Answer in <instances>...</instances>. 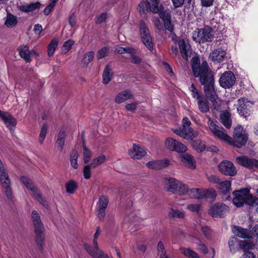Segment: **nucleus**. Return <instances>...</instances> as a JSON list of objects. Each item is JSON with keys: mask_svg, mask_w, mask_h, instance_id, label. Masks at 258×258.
<instances>
[{"mask_svg": "<svg viewBox=\"0 0 258 258\" xmlns=\"http://www.w3.org/2000/svg\"><path fill=\"white\" fill-rule=\"evenodd\" d=\"M191 65L194 76L199 78L201 84L204 86L206 97L210 99H214L216 91L214 77L207 61H203L201 65L199 57H194L191 60Z\"/></svg>", "mask_w": 258, "mask_h": 258, "instance_id": "nucleus-1", "label": "nucleus"}, {"mask_svg": "<svg viewBox=\"0 0 258 258\" xmlns=\"http://www.w3.org/2000/svg\"><path fill=\"white\" fill-rule=\"evenodd\" d=\"M208 118V124L210 131L219 139L226 141L230 145L238 148L245 145L248 140V135L241 125H239L234 128L233 132L234 141H230V137L224 132L225 130L223 127L217 124V121L212 119L209 116Z\"/></svg>", "mask_w": 258, "mask_h": 258, "instance_id": "nucleus-2", "label": "nucleus"}, {"mask_svg": "<svg viewBox=\"0 0 258 258\" xmlns=\"http://www.w3.org/2000/svg\"><path fill=\"white\" fill-rule=\"evenodd\" d=\"M31 219L34 228L35 241L39 249L42 251L43 249V245L45 240V228L41 221L40 216L37 211L33 210L32 212Z\"/></svg>", "mask_w": 258, "mask_h": 258, "instance_id": "nucleus-3", "label": "nucleus"}, {"mask_svg": "<svg viewBox=\"0 0 258 258\" xmlns=\"http://www.w3.org/2000/svg\"><path fill=\"white\" fill-rule=\"evenodd\" d=\"M214 37L213 29L205 25L203 28H197L192 33V39L199 44L212 42Z\"/></svg>", "mask_w": 258, "mask_h": 258, "instance_id": "nucleus-4", "label": "nucleus"}, {"mask_svg": "<svg viewBox=\"0 0 258 258\" xmlns=\"http://www.w3.org/2000/svg\"><path fill=\"white\" fill-rule=\"evenodd\" d=\"M182 123V126L174 130L175 134L187 140H192L198 136V132L190 127L191 122L187 117L183 118Z\"/></svg>", "mask_w": 258, "mask_h": 258, "instance_id": "nucleus-5", "label": "nucleus"}, {"mask_svg": "<svg viewBox=\"0 0 258 258\" xmlns=\"http://www.w3.org/2000/svg\"><path fill=\"white\" fill-rule=\"evenodd\" d=\"M165 188L166 191L179 195L186 194L187 186L174 178H167L164 179Z\"/></svg>", "mask_w": 258, "mask_h": 258, "instance_id": "nucleus-6", "label": "nucleus"}, {"mask_svg": "<svg viewBox=\"0 0 258 258\" xmlns=\"http://www.w3.org/2000/svg\"><path fill=\"white\" fill-rule=\"evenodd\" d=\"M160 0H146L142 1L139 6L140 14L144 19L147 18V13L150 11L153 14L159 12L160 7Z\"/></svg>", "mask_w": 258, "mask_h": 258, "instance_id": "nucleus-7", "label": "nucleus"}, {"mask_svg": "<svg viewBox=\"0 0 258 258\" xmlns=\"http://www.w3.org/2000/svg\"><path fill=\"white\" fill-rule=\"evenodd\" d=\"M0 182L2 187L5 189V195L10 201H12L13 198L11 180L8 173L6 172L5 168L0 159Z\"/></svg>", "mask_w": 258, "mask_h": 258, "instance_id": "nucleus-8", "label": "nucleus"}, {"mask_svg": "<svg viewBox=\"0 0 258 258\" xmlns=\"http://www.w3.org/2000/svg\"><path fill=\"white\" fill-rule=\"evenodd\" d=\"M140 36L143 43L150 50L153 49V43L148 27L143 20L140 21Z\"/></svg>", "mask_w": 258, "mask_h": 258, "instance_id": "nucleus-9", "label": "nucleus"}, {"mask_svg": "<svg viewBox=\"0 0 258 258\" xmlns=\"http://www.w3.org/2000/svg\"><path fill=\"white\" fill-rule=\"evenodd\" d=\"M229 208L222 203H216L209 210V214L214 218H223L226 213L229 212Z\"/></svg>", "mask_w": 258, "mask_h": 258, "instance_id": "nucleus-10", "label": "nucleus"}, {"mask_svg": "<svg viewBox=\"0 0 258 258\" xmlns=\"http://www.w3.org/2000/svg\"><path fill=\"white\" fill-rule=\"evenodd\" d=\"M252 104V103L248 101L245 97L240 98L238 100L237 107L238 113L242 116L247 117L251 113Z\"/></svg>", "mask_w": 258, "mask_h": 258, "instance_id": "nucleus-11", "label": "nucleus"}, {"mask_svg": "<svg viewBox=\"0 0 258 258\" xmlns=\"http://www.w3.org/2000/svg\"><path fill=\"white\" fill-rule=\"evenodd\" d=\"M220 172L226 176H233L237 174V170L234 164L226 160L221 162L218 165Z\"/></svg>", "mask_w": 258, "mask_h": 258, "instance_id": "nucleus-12", "label": "nucleus"}, {"mask_svg": "<svg viewBox=\"0 0 258 258\" xmlns=\"http://www.w3.org/2000/svg\"><path fill=\"white\" fill-rule=\"evenodd\" d=\"M236 81L235 76L231 71L224 72L219 79V84L224 88H230L235 84Z\"/></svg>", "mask_w": 258, "mask_h": 258, "instance_id": "nucleus-13", "label": "nucleus"}, {"mask_svg": "<svg viewBox=\"0 0 258 258\" xmlns=\"http://www.w3.org/2000/svg\"><path fill=\"white\" fill-rule=\"evenodd\" d=\"M249 192L248 188H242L233 192L234 198L232 200L233 204L237 207H241L244 204L245 196Z\"/></svg>", "mask_w": 258, "mask_h": 258, "instance_id": "nucleus-14", "label": "nucleus"}, {"mask_svg": "<svg viewBox=\"0 0 258 258\" xmlns=\"http://www.w3.org/2000/svg\"><path fill=\"white\" fill-rule=\"evenodd\" d=\"M236 161L239 165L249 169H252L254 167L256 168L258 160L246 156H241L236 157Z\"/></svg>", "mask_w": 258, "mask_h": 258, "instance_id": "nucleus-15", "label": "nucleus"}, {"mask_svg": "<svg viewBox=\"0 0 258 258\" xmlns=\"http://www.w3.org/2000/svg\"><path fill=\"white\" fill-rule=\"evenodd\" d=\"M231 182L229 180H225L219 182L218 189L220 193L223 195L222 199L224 201H228L231 199L230 190L231 189Z\"/></svg>", "mask_w": 258, "mask_h": 258, "instance_id": "nucleus-16", "label": "nucleus"}, {"mask_svg": "<svg viewBox=\"0 0 258 258\" xmlns=\"http://www.w3.org/2000/svg\"><path fill=\"white\" fill-rule=\"evenodd\" d=\"M108 198L107 197L102 195L99 198L98 202V209L97 211V216L100 220L104 219L105 215V210L108 204Z\"/></svg>", "mask_w": 258, "mask_h": 258, "instance_id": "nucleus-17", "label": "nucleus"}, {"mask_svg": "<svg viewBox=\"0 0 258 258\" xmlns=\"http://www.w3.org/2000/svg\"><path fill=\"white\" fill-rule=\"evenodd\" d=\"M0 118L10 130L15 127L17 124L16 119L8 112L0 110Z\"/></svg>", "mask_w": 258, "mask_h": 258, "instance_id": "nucleus-18", "label": "nucleus"}, {"mask_svg": "<svg viewBox=\"0 0 258 258\" xmlns=\"http://www.w3.org/2000/svg\"><path fill=\"white\" fill-rule=\"evenodd\" d=\"M226 51L221 48L213 50L210 54L209 58L213 61L221 62L226 58Z\"/></svg>", "mask_w": 258, "mask_h": 258, "instance_id": "nucleus-19", "label": "nucleus"}, {"mask_svg": "<svg viewBox=\"0 0 258 258\" xmlns=\"http://www.w3.org/2000/svg\"><path fill=\"white\" fill-rule=\"evenodd\" d=\"M231 229L233 233L240 238L245 239L252 237L251 231L247 229L243 228L239 226L232 225Z\"/></svg>", "mask_w": 258, "mask_h": 258, "instance_id": "nucleus-20", "label": "nucleus"}, {"mask_svg": "<svg viewBox=\"0 0 258 258\" xmlns=\"http://www.w3.org/2000/svg\"><path fill=\"white\" fill-rule=\"evenodd\" d=\"M169 165V161L165 159L161 160L149 161L146 164V166L150 169L159 170L168 167Z\"/></svg>", "mask_w": 258, "mask_h": 258, "instance_id": "nucleus-21", "label": "nucleus"}, {"mask_svg": "<svg viewBox=\"0 0 258 258\" xmlns=\"http://www.w3.org/2000/svg\"><path fill=\"white\" fill-rule=\"evenodd\" d=\"M128 153L132 158L136 159H141L144 156L146 153L143 148L135 144L133 145V149L128 150Z\"/></svg>", "mask_w": 258, "mask_h": 258, "instance_id": "nucleus-22", "label": "nucleus"}, {"mask_svg": "<svg viewBox=\"0 0 258 258\" xmlns=\"http://www.w3.org/2000/svg\"><path fill=\"white\" fill-rule=\"evenodd\" d=\"M180 158L185 166L191 169L196 168V161L192 155L188 153L182 154L180 155Z\"/></svg>", "mask_w": 258, "mask_h": 258, "instance_id": "nucleus-23", "label": "nucleus"}, {"mask_svg": "<svg viewBox=\"0 0 258 258\" xmlns=\"http://www.w3.org/2000/svg\"><path fill=\"white\" fill-rule=\"evenodd\" d=\"M134 97L131 91L128 90H125L119 93L115 98V102L117 103H121L128 99H132Z\"/></svg>", "mask_w": 258, "mask_h": 258, "instance_id": "nucleus-24", "label": "nucleus"}, {"mask_svg": "<svg viewBox=\"0 0 258 258\" xmlns=\"http://www.w3.org/2000/svg\"><path fill=\"white\" fill-rule=\"evenodd\" d=\"M220 120L222 124L226 128H230L232 125L231 113L227 110L222 112L220 115Z\"/></svg>", "mask_w": 258, "mask_h": 258, "instance_id": "nucleus-25", "label": "nucleus"}, {"mask_svg": "<svg viewBox=\"0 0 258 258\" xmlns=\"http://www.w3.org/2000/svg\"><path fill=\"white\" fill-rule=\"evenodd\" d=\"M186 194H187L191 198L196 199H204L205 196V192L203 189L195 188H189L188 187Z\"/></svg>", "mask_w": 258, "mask_h": 258, "instance_id": "nucleus-26", "label": "nucleus"}, {"mask_svg": "<svg viewBox=\"0 0 258 258\" xmlns=\"http://www.w3.org/2000/svg\"><path fill=\"white\" fill-rule=\"evenodd\" d=\"M113 74L114 73L112 71L111 67L109 64H107L103 72V84L105 85L108 84L111 81Z\"/></svg>", "mask_w": 258, "mask_h": 258, "instance_id": "nucleus-27", "label": "nucleus"}, {"mask_svg": "<svg viewBox=\"0 0 258 258\" xmlns=\"http://www.w3.org/2000/svg\"><path fill=\"white\" fill-rule=\"evenodd\" d=\"M20 56L23 58L26 62H29L31 61V50L28 48L27 45L21 46L18 48Z\"/></svg>", "mask_w": 258, "mask_h": 258, "instance_id": "nucleus-28", "label": "nucleus"}, {"mask_svg": "<svg viewBox=\"0 0 258 258\" xmlns=\"http://www.w3.org/2000/svg\"><path fill=\"white\" fill-rule=\"evenodd\" d=\"M178 45L182 57L183 59L187 60L188 57L190 56L188 54L189 45L187 44L183 39L179 40Z\"/></svg>", "mask_w": 258, "mask_h": 258, "instance_id": "nucleus-29", "label": "nucleus"}, {"mask_svg": "<svg viewBox=\"0 0 258 258\" xmlns=\"http://www.w3.org/2000/svg\"><path fill=\"white\" fill-rule=\"evenodd\" d=\"M158 11L159 12L156 14H158L159 17L163 22L171 19V11L169 9L165 10L162 4H161L160 9Z\"/></svg>", "mask_w": 258, "mask_h": 258, "instance_id": "nucleus-30", "label": "nucleus"}, {"mask_svg": "<svg viewBox=\"0 0 258 258\" xmlns=\"http://www.w3.org/2000/svg\"><path fill=\"white\" fill-rule=\"evenodd\" d=\"M207 99L206 97L205 98V96H204L197 100L198 108L202 113H207L210 110L209 102Z\"/></svg>", "mask_w": 258, "mask_h": 258, "instance_id": "nucleus-31", "label": "nucleus"}, {"mask_svg": "<svg viewBox=\"0 0 258 258\" xmlns=\"http://www.w3.org/2000/svg\"><path fill=\"white\" fill-rule=\"evenodd\" d=\"M254 247V244L250 240H239V248L242 249L244 252L249 251Z\"/></svg>", "mask_w": 258, "mask_h": 258, "instance_id": "nucleus-32", "label": "nucleus"}, {"mask_svg": "<svg viewBox=\"0 0 258 258\" xmlns=\"http://www.w3.org/2000/svg\"><path fill=\"white\" fill-rule=\"evenodd\" d=\"M5 24L8 28L14 27L18 24L17 17L10 13L7 14Z\"/></svg>", "mask_w": 258, "mask_h": 258, "instance_id": "nucleus-33", "label": "nucleus"}, {"mask_svg": "<svg viewBox=\"0 0 258 258\" xmlns=\"http://www.w3.org/2000/svg\"><path fill=\"white\" fill-rule=\"evenodd\" d=\"M41 6V4L39 2H37L26 6H22L20 7V10L22 12L29 13L33 12L36 9H39Z\"/></svg>", "mask_w": 258, "mask_h": 258, "instance_id": "nucleus-34", "label": "nucleus"}, {"mask_svg": "<svg viewBox=\"0 0 258 258\" xmlns=\"http://www.w3.org/2000/svg\"><path fill=\"white\" fill-rule=\"evenodd\" d=\"M20 179L27 189H29L32 192L37 191V187L34 185L32 180L30 178L25 176H22L20 177Z\"/></svg>", "mask_w": 258, "mask_h": 258, "instance_id": "nucleus-35", "label": "nucleus"}, {"mask_svg": "<svg viewBox=\"0 0 258 258\" xmlns=\"http://www.w3.org/2000/svg\"><path fill=\"white\" fill-rule=\"evenodd\" d=\"M94 52L93 51H89L87 52L84 55L82 63L83 67H87L90 62L93 61L94 58Z\"/></svg>", "mask_w": 258, "mask_h": 258, "instance_id": "nucleus-36", "label": "nucleus"}, {"mask_svg": "<svg viewBox=\"0 0 258 258\" xmlns=\"http://www.w3.org/2000/svg\"><path fill=\"white\" fill-rule=\"evenodd\" d=\"M66 192L67 193L73 194L78 188V185L77 182L74 180H70L65 184Z\"/></svg>", "mask_w": 258, "mask_h": 258, "instance_id": "nucleus-37", "label": "nucleus"}, {"mask_svg": "<svg viewBox=\"0 0 258 258\" xmlns=\"http://www.w3.org/2000/svg\"><path fill=\"white\" fill-rule=\"evenodd\" d=\"M192 148L198 152H202L206 150V144L201 140H194L192 143Z\"/></svg>", "mask_w": 258, "mask_h": 258, "instance_id": "nucleus-38", "label": "nucleus"}, {"mask_svg": "<svg viewBox=\"0 0 258 258\" xmlns=\"http://www.w3.org/2000/svg\"><path fill=\"white\" fill-rule=\"evenodd\" d=\"M58 39L57 38H53L48 46L47 53L49 56H51L58 46Z\"/></svg>", "mask_w": 258, "mask_h": 258, "instance_id": "nucleus-39", "label": "nucleus"}, {"mask_svg": "<svg viewBox=\"0 0 258 258\" xmlns=\"http://www.w3.org/2000/svg\"><path fill=\"white\" fill-rule=\"evenodd\" d=\"M239 240L235 236H231L228 241V245L231 252L235 253L236 251L237 245H239Z\"/></svg>", "mask_w": 258, "mask_h": 258, "instance_id": "nucleus-40", "label": "nucleus"}, {"mask_svg": "<svg viewBox=\"0 0 258 258\" xmlns=\"http://www.w3.org/2000/svg\"><path fill=\"white\" fill-rule=\"evenodd\" d=\"M78 153L75 150H73L70 152V161L71 166L74 168L77 169L78 167L77 159L78 158Z\"/></svg>", "mask_w": 258, "mask_h": 258, "instance_id": "nucleus-41", "label": "nucleus"}, {"mask_svg": "<svg viewBox=\"0 0 258 258\" xmlns=\"http://www.w3.org/2000/svg\"><path fill=\"white\" fill-rule=\"evenodd\" d=\"M244 204L249 206L250 207H253L258 201V198L253 197V196L248 194L245 196Z\"/></svg>", "mask_w": 258, "mask_h": 258, "instance_id": "nucleus-42", "label": "nucleus"}, {"mask_svg": "<svg viewBox=\"0 0 258 258\" xmlns=\"http://www.w3.org/2000/svg\"><path fill=\"white\" fill-rule=\"evenodd\" d=\"M181 252L186 257L188 258H200L199 255L194 250L186 248H181Z\"/></svg>", "mask_w": 258, "mask_h": 258, "instance_id": "nucleus-43", "label": "nucleus"}, {"mask_svg": "<svg viewBox=\"0 0 258 258\" xmlns=\"http://www.w3.org/2000/svg\"><path fill=\"white\" fill-rule=\"evenodd\" d=\"M163 23L165 29L171 33L172 37H176V36L174 33V25L172 23L171 19L165 21Z\"/></svg>", "mask_w": 258, "mask_h": 258, "instance_id": "nucleus-44", "label": "nucleus"}, {"mask_svg": "<svg viewBox=\"0 0 258 258\" xmlns=\"http://www.w3.org/2000/svg\"><path fill=\"white\" fill-rule=\"evenodd\" d=\"M177 142V140L172 138H168L165 141V145L167 149L170 151H174V149L176 146V145Z\"/></svg>", "mask_w": 258, "mask_h": 258, "instance_id": "nucleus-45", "label": "nucleus"}, {"mask_svg": "<svg viewBox=\"0 0 258 258\" xmlns=\"http://www.w3.org/2000/svg\"><path fill=\"white\" fill-rule=\"evenodd\" d=\"M48 130V126L46 123H44L41 128L40 133L39 134V142L42 144L43 141L47 135Z\"/></svg>", "mask_w": 258, "mask_h": 258, "instance_id": "nucleus-46", "label": "nucleus"}, {"mask_svg": "<svg viewBox=\"0 0 258 258\" xmlns=\"http://www.w3.org/2000/svg\"><path fill=\"white\" fill-rule=\"evenodd\" d=\"M83 149L84 162L85 163H87L90 161L92 156V152L86 146H84L83 147Z\"/></svg>", "mask_w": 258, "mask_h": 258, "instance_id": "nucleus-47", "label": "nucleus"}, {"mask_svg": "<svg viewBox=\"0 0 258 258\" xmlns=\"http://www.w3.org/2000/svg\"><path fill=\"white\" fill-rule=\"evenodd\" d=\"M189 90L191 92L192 97L196 98L197 100L204 97L203 95L199 92L194 84L191 85V86L189 88Z\"/></svg>", "mask_w": 258, "mask_h": 258, "instance_id": "nucleus-48", "label": "nucleus"}, {"mask_svg": "<svg viewBox=\"0 0 258 258\" xmlns=\"http://www.w3.org/2000/svg\"><path fill=\"white\" fill-rule=\"evenodd\" d=\"M169 216L174 218H183L184 216V213L183 212L171 209L169 213Z\"/></svg>", "mask_w": 258, "mask_h": 258, "instance_id": "nucleus-49", "label": "nucleus"}, {"mask_svg": "<svg viewBox=\"0 0 258 258\" xmlns=\"http://www.w3.org/2000/svg\"><path fill=\"white\" fill-rule=\"evenodd\" d=\"M84 246L87 252L93 258L95 257L97 252L99 251L96 249L95 247L93 248L90 244L87 243L85 244Z\"/></svg>", "mask_w": 258, "mask_h": 258, "instance_id": "nucleus-50", "label": "nucleus"}, {"mask_svg": "<svg viewBox=\"0 0 258 258\" xmlns=\"http://www.w3.org/2000/svg\"><path fill=\"white\" fill-rule=\"evenodd\" d=\"M108 48L107 46H104L97 52V57L98 59L104 58L108 54Z\"/></svg>", "mask_w": 258, "mask_h": 258, "instance_id": "nucleus-51", "label": "nucleus"}, {"mask_svg": "<svg viewBox=\"0 0 258 258\" xmlns=\"http://www.w3.org/2000/svg\"><path fill=\"white\" fill-rule=\"evenodd\" d=\"M105 160V156L103 155L98 156L94 159L92 162L90 164L92 168H95L98 165L103 163Z\"/></svg>", "mask_w": 258, "mask_h": 258, "instance_id": "nucleus-52", "label": "nucleus"}, {"mask_svg": "<svg viewBox=\"0 0 258 258\" xmlns=\"http://www.w3.org/2000/svg\"><path fill=\"white\" fill-rule=\"evenodd\" d=\"M157 250L161 258H164L167 255L166 254V250L162 241H160L157 245Z\"/></svg>", "mask_w": 258, "mask_h": 258, "instance_id": "nucleus-53", "label": "nucleus"}, {"mask_svg": "<svg viewBox=\"0 0 258 258\" xmlns=\"http://www.w3.org/2000/svg\"><path fill=\"white\" fill-rule=\"evenodd\" d=\"M75 42L71 39L68 40L63 44L62 51L64 53H67L72 47Z\"/></svg>", "mask_w": 258, "mask_h": 258, "instance_id": "nucleus-54", "label": "nucleus"}, {"mask_svg": "<svg viewBox=\"0 0 258 258\" xmlns=\"http://www.w3.org/2000/svg\"><path fill=\"white\" fill-rule=\"evenodd\" d=\"M176 146L174 149V151L177 152L178 153H183L185 152L187 150V148L185 145L178 141L176 142Z\"/></svg>", "mask_w": 258, "mask_h": 258, "instance_id": "nucleus-55", "label": "nucleus"}, {"mask_svg": "<svg viewBox=\"0 0 258 258\" xmlns=\"http://www.w3.org/2000/svg\"><path fill=\"white\" fill-rule=\"evenodd\" d=\"M91 168L92 167V166L90 164H88L87 165L84 166L83 168V175L84 176V178L86 179H88L90 178L91 176Z\"/></svg>", "mask_w": 258, "mask_h": 258, "instance_id": "nucleus-56", "label": "nucleus"}, {"mask_svg": "<svg viewBox=\"0 0 258 258\" xmlns=\"http://www.w3.org/2000/svg\"><path fill=\"white\" fill-rule=\"evenodd\" d=\"M205 196L204 198L213 199L216 197V194L214 190H204Z\"/></svg>", "mask_w": 258, "mask_h": 258, "instance_id": "nucleus-57", "label": "nucleus"}, {"mask_svg": "<svg viewBox=\"0 0 258 258\" xmlns=\"http://www.w3.org/2000/svg\"><path fill=\"white\" fill-rule=\"evenodd\" d=\"M138 104V103L136 102L132 103H128L125 105V108L128 111H134L136 110Z\"/></svg>", "mask_w": 258, "mask_h": 258, "instance_id": "nucleus-58", "label": "nucleus"}, {"mask_svg": "<svg viewBox=\"0 0 258 258\" xmlns=\"http://www.w3.org/2000/svg\"><path fill=\"white\" fill-rule=\"evenodd\" d=\"M187 209L192 212L198 213L200 211V205L190 204L187 206Z\"/></svg>", "mask_w": 258, "mask_h": 258, "instance_id": "nucleus-59", "label": "nucleus"}, {"mask_svg": "<svg viewBox=\"0 0 258 258\" xmlns=\"http://www.w3.org/2000/svg\"><path fill=\"white\" fill-rule=\"evenodd\" d=\"M201 5L203 7H210L213 5L214 0H200Z\"/></svg>", "mask_w": 258, "mask_h": 258, "instance_id": "nucleus-60", "label": "nucleus"}, {"mask_svg": "<svg viewBox=\"0 0 258 258\" xmlns=\"http://www.w3.org/2000/svg\"><path fill=\"white\" fill-rule=\"evenodd\" d=\"M116 51L119 54H122L125 52L131 53L132 52V49L131 48H124V47H120L116 49Z\"/></svg>", "mask_w": 258, "mask_h": 258, "instance_id": "nucleus-61", "label": "nucleus"}, {"mask_svg": "<svg viewBox=\"0 0 258 258\" xmlns=\"http://www.w3.org/2000/svg\"><path fill=\"white\" fill-rule=\"evenodd\" d=\"M185 0H171L173 5L175 8H178L182 7Z\"/></svg>", "mask_w": 258, "mask_h": 258, "instance_id": "nucleus-62", "label": "nucleus"}, {"mask_svg": "<svg viewBox=\"0 0 258 258\" xmlns=\"http://www.w3.org/2000/svg\"><path fill=\"white\" fill-rule=\"evenodd\" d=\"M32 192L33 197L35 199V200L38 201L40 203H42V202H44V200L43 199L41 193L37 192V191H34Z\"/></svg>", "mask_w": 258, "mask_h": 258, "instance_id": "nucleus-63", "label": "nucleus"}, {"mask_svg": "<svg viewBox=\"0 0 258 258\" xmlns=\"http://www.w3.org/2000/svg\"><path fill=\"white\" fill-rule=\"evenodd\" d=\"M55 5L52 3H50L46 8L44 9L43 12L45 16H48L50 12L52 10Z\"/></svg>", "mask_w": 258, "mask_h": 258, "instance_id": "nucleus-64", "label": "nucleus"}]
</instances>
